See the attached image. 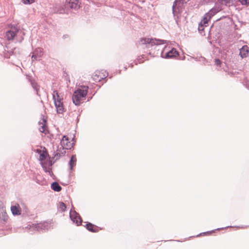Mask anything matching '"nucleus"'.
I'll list each match as a JSON object with an SVG mask.
<instances>
[{"label": "nucleus", "mask_w": 249, "mask_h": 249, "mask_svg": "<svg viewBox=\"0 0 249 249\" xmlns=\"http://www.w3.org/2000/svg\"><path fill=\"white\" fill-rule=\"evenodd\" d=\"M81 2L80 0H67L64 7L60 8V14H76V12L80 8V4Z\"/></svg>", "instance_id": "f257e3e1"}, {"label": "nucleus", "mask_w": 249, "mask_h": 249, "mask_svg": "<svg viewBox=\"0 0 249 249\" xmlns=\"http://www.w3.org/2000/svg\"><path fill=\"white\" fill-rule=\"evenodd\" d=\"M36 153L39 155V160L43 168L46 172L48 171L49 167L52 166V161L50 160L49 155L45 147H41L35 150Z\"/></svg>", "instance_id": "f03ea898"}, {"label": "nucleus", "mask_w": 249, "mask_h": 249, "mask_svg": "<svg viewBox=\"0 0 249 249\" xmlns=\"http://www.w3.org/2000/svg\"><path fill=\"white\" fill-rule=\"evenodd\" d=\"M88 86H81L74 92L72 99L75 105H80L85 99L88 94Z\"/></svg>", "instance_id": "7ed1b4c3"}, {"label": "nucleus", "mask_w": 249, "mask_h": 249, "mask_svg": "<svg viewBox=\"0 0 249 249\" xmlns=\"http://www.w3.org/2000/svg\"><path fill=\"white\" fill-rule=\"evenodd\" d=\"M60 145L62 148V150L58 149L57 153V154L59 155L60 156H63L66 154V150H71L73 148L75 145L74 138H70L68 136L64 135L61 140Z\"/></svg>", "instance_id": "20e7f679"}, {"label": "nucleus", "mask_w": 249, "mask_h": 249, "mask_svg": "<svg viewBox=\"0 0 249 249\" xmlns=\"http://www.w3.org/2000/svg\"><path fill=\"white\" fill-rule=\"evenodd\" d=\"M53 98L57 113L62 114L65 111L63 98L61 97L57 90H54Z\"/></svg>", "instance_id": "39448f33"}, {"label": "nucleus", "mask_w": 249, "mask_h": 249, "mask_svg": "<svg viewBox=\"0 0 249 249\" xmlns=\"http://www.w3.org/2000/svg\"><path fill=\"white\" fill-rule=\"evenodd\" d=\"M190 0H175L172 6L173 16L180 14L184 9L187 2Z\"/></svg>", "instance_id": "423d86ee"}, {"label": "nucleus", "mask_w": 249, "mask_h": 249, "mask_svg": "<svg viewBox=\"0 0 249 249\" xmlns=\"http://www.w3.org/2000/svg\"><path fill=\"white\" fill-rule=\"evenodd\" d=\"M19 31L15 26H11L10 29L5 32V37L8 41L13 40Z\"/></svg>", "instance_id": "0eeeda50"}, {"label": "nucleus", "mask_w": 249, "mask_h": 249, "mask_svg": "<svg viewBox=\"0 0 249 249\" xmlns=\"http://www.w3.org/2000/svg\"><path fill=\"white\" fill-rule=\"evenodd\" d=\"M140 41L142 44H151L152 45H160L164 43V40H163L146 37L141 38Z\"/></svg>", "instance_id": "6e6552de"}, {"label": "nucleus", "mask_w": 249, "mask_h": 249, "mask_svg": "<svg viewBox=\"0 0 249 249\" xmlns=\"http://www.w3.org/2000/svg\"><path fill=\"white\" fill-rule=\"evenodd\" d=\"M107 76V73L104 70L96 71L92 75V79L95 82H98Z\"/></svg>", "instance_id": "1a4fd4ad"}, {"label": "nucleus", "mask_w": 249, "mask_h": 249, "mask_svg": "<svg viewBox=\"0 0 249 249\" xmlns=\"http://www.w3.org/2000/svg\"><path fill=\"white\" fill-rule=\"evenodd\" d=\"M70 215L71 220L77 226H79L81 224L82 219L77 213L75 212H71Z\"/></svg>", "instance_id": "9d476101"}, {"label": "nucleus", "mask_w": 249, "mask_h": 249, "mask_svg": "<svg viewBox=\"0 0 249 249\" xmlns=\"http://www.w3.org/2000/svg\"><path fill=\"white\" fill-rule=\"evenodd\" d=\"M38 125L39 126V129L42 133L46 134L48 132L47 126L46 125V121L43 118L39 122Z\"/></svg>", "instance_id": "9b49d317"}, {"label": "nucleus", "mask_w": 249, "mask_h": 249, "mask_svg": "<svg viewBox=\"0 0 249 249\" xmlns=\"http://www.w3.org/2000/svg\"><path fill=\"white\" fill-rule=\"evenodd\" d=\"M240 55L242 58L246 57L249 55V47L245 45L240 49Z\"/></svg>", "instance_id": "f8f14e48"}, {"label": "nucleus", "mask_w": 249, "mask_h": 249, "mask_svg": "<svg viewBox=\"0 0 249 249\" xmlns=\"http://www.w3.org/2000/svg\"><path fill=\"white\" fill-rule=\"evenodd\" d=\"M43 55L42 49L38 48L33 53L32 61H34L37 60L38 57H41Z\"/></svg>", "instance_id": "ddd939ff"}, {"label": "nucleus", "mask_w": 249, "mask_h": 249, "mask_svg": "<svg viewBox=\"0 0 249 249\" xmlns=\"http://www.w3.org/2000/svg\"><path fill=\"white\" fill-rule=\"evenodd\" d=\"M221 5L230 7L234 5L235 0H215Z\"/></svg>", "instance_id": "4468645a"}, {"label": "nucleus", "mask_w": 249, "mask_h": 249, "mask_svg": "<svg viewBox=\"0 0 249 249\" xmlns=\"http://www.w3.org/2000/svg\"><path fill=\"white\" fill-rule=\"evenodd\" d=\"M221 10V8H219V7L215 6L211 9L208 12L205 13L204 16H214Z\"/></svg>", "instance_id": "2eb2a0df"}, {"label": "nucleus", "mask_w": 249, "mask_h": 249, "mask_svg": "<svg viewBox=\"0 0 249 249\" xmlns=\"http://www.w3.org/2000/svg\"><path fill=\"white\" fill-rule=\"evenodd\" d=\"M7 215L5 212V208L3 207L2 204L0 203V220L5 221L7 219Z\"/></svg>", "instance_id": "dca6fc26"}, {"label": "nucleus", "mask_w": 249, "mask_h": 249, "mask_svg": "<svg viewBox=\"0 0 249 249\" xmlns=\"http://www.w3.org/2000/svg\"><path fill=\"white\" fill-rule=\"evenodd\" d=\"M85 227L87 229L90 231L93 232H97L99 231L98 228L90 223H87Z\"/></svg>", "instance_id": "f3484780"}, {"label": "nucleus", "mask_w": 249, "mask_h": 249, "mask_svg": "<svg viewBox=\"0 0 249 249\" xmlns=\"http://www.w3.org/2000/svg\"><path fill=\"white\" fill-rule=\"evenodd\" d=\"M11 210L14 215L20 214L21 209L18 204L12 206L11 207Z\"/></svg>", "instance_id": "a211bd4d"}, {"label": "nucleus", "mask_w": 249, "mask_h": 249, "mask_svg": "<svg viewBox=\"0 0 249 249\" xmlns=\"http://www.w3.org/2000/svg\"><path fill=\"white\" fill-rule=\"evenodd\" d=\"M178 55V53L176 49L173 48L169 52L166 53V58H173L174 57H176Z\"/></svg>", "instance_id": "6ab92c4d"}, {"label": "nucleus", "mask_w": 249, "mask_h": 249, "mask_svg": "<svg viewBox=\"0 0 249 249\" xmlns=\"http://www.w3.org/2000/svg\"><path fill=\"white\" fill-rule=\"evenodd\" d=\"M76 157L75 155H72L71 157V160L69 162L70 168L71 170H72L74 166L76 165Z\"/></svg>", "instance_id": "aec40b11"}, {"label": "nucleus", "mask_w": 249, "mask_h": 249, "mask_svg": "<svg viewBox=\"0 0 249 249\" xmlns=\"http://www.w3.org/2000/svg\"><path fill=\"white\" fill-rule=\"evenodd\" d=\"M51 187L53 190L56 192H59L62 189L61 187L59 185V184L57 182H53L52 184Z\"/></svg>", "instance_id": "412c9836"}, {"label": "nucleus", "mask_w": 249, "mask_h": 249, "mask_svg": "<svg viewBox=\"0 0 249 249\" xmlns=\"http://www.w3.org/2000/svg\"><path fill=\"white\" fill-rule=\"evenodd\" d=\"M211 17H204L200 23L205 27H207L209 25V21L210 20Z\"/></svg>", "instance_id": "4be33fe9"}, {"label": "nucleus", "mask_w": 249, "mask_h": 249, "mask_svg": "<svg viewBox=\"0 0 249 249\" xmlns=\"http://www.w3.org/2000/svg\"><path fill=\"white\" fill-rule=\"evenodd\" d=\"M49 223L48 222H43L38 224V227H43L44 228L47 229L49 227Z\"/></svg>", "instance_id": "5701e85b"}, {"label": "nucleus", "mask_w": 249, "mask_h": 249, "mask_svg": "<svg viewBox=\"0 0 249 249\" xmlns=\"http://www.w3.org/2000/svg\"><path fill=\"white\" fill-rule=\"evenodd\" d=\"M59 208L62 212L65 211L66 209V205L62 202L59 203Z\"/></svg>", "instance_id": "b1692460"}, {"label": "nucleus", "mask_w": 249, "mask_h": 249, "mask_svg": "<svg viewBox=\"0 0 249 249\" xmlns=\"http://www.w3.org/2000/svg\"><path fill=\"white\" fill-rule=\"evenodd\" d=\"M215 1V0H200V3L201 4H204L209 2H213Z\"/></svg>", "instance_id": "393cba45"}, {"label": "nucleus", "mask_w": 249, "mask_h": 249, "mask_svg": "<svg viewBox=\"0 0 249 249\" xmlns=\"http://www.w3.org/2000/svg\"><path fill=\"white\" fill-rule=\"evenodd\" d=\"M22 2L25 4H31L35 1V0H22Z\"/></svg>", "instance_id": "a878e982"}, {"label": "nucleus", "mask_w": 249, "mask_h": 249, "mask_svg": "<svg viewBox=\"0 0 249 249\" xmlns=\"http://www.w3.org/2000/svg\"><path fill=\"white\" fill-rule=\"evenodd\" d=\"M205 27V26L204 25H203L202 24H201V23H200L199 24L198 30L200 32V33H201L202 31H204Z\"/></svg>", "instance_id": "bb28decb"}, {"label": "nucleus", "mask_w": 249, "mask_h": 249, "mask_svg": "<svg viewBox=\"0 0 249 249\" xmlns=\"http://www.w3.org/2000/svg\"><path fill=\"white\" fill-rule=\"evenodd\" d=\"M238 0L242 5H247V4H249V0Z\"/></svg>", "instance_id": "cd10ccee"}, {"label": "nucleus", "mask_w": 249, "mask_h": 249, "mask_svg": "<svg viewBox=\"0 0 249 249\" xmlns=\"http://www.w3.org/2000/svg\"><path fill=\"white\" fill-rule=\"evenodd\" d=\"M214 62L216 65L220 66L221 62L219 59H216L214 61Z\"/></svg>", "instance_id": "c85d7f7f"}]
</instances>
